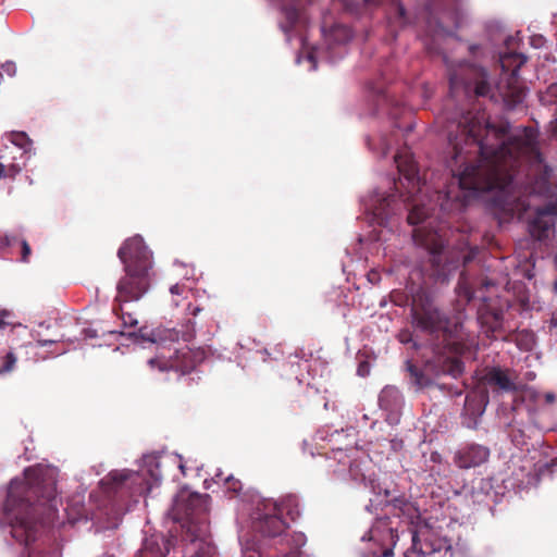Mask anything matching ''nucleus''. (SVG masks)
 <instances>
[{
    "label": "nucleus",
    "instance_id": "obj_21",
    "mask_svg": "<svg viewBox=\"0 0 557 557\" xmlns=\"http://www.w3.org/2000/svg\"><path fill=\"white\" fill-rule=\"evenodd\" d=\"M172 276L173 278L178 280L177 282L191 285L197 281L196 269L193 265H188L180 261H175L173 263Z\"/></svg>",
    "mask_w": 557,
    "mask_h": 557
},
{
    "label": "nucleus",
    "instance_id": "obj_5",
    "mask_svg": "<svg viewBox=\"0 0 557 557\" xmlns=\"http://www.w3.org/2000/svg\"><path fill=\"white\" fill-rule=\"evenodd\" d=\"M352 443L354 438L348 441L345 449L342 447L332 449L331 455L326 458L329 470L338 480L362 483L370 488L376 499H370V504L366 507L368 511L371 512L373 507L376 510L377 506L383 504L389 507L387 499L389 492L379 483L373 462L379 463L401 451L403 440L396 436L371 440L367 458L358 456L357 448H348V445Z\"/></svg>",
    "mask_w": 557,
    "mask_h": 557
},
{
    "label": "nucleus",
    "instance_id": "obj_49",
    "mask_svg": "<svg viewBox=\"0 0 557 557\" xmlns=\"http://www.w3.org/2000/svg\"><path fill=\"white\" fill-rule=\"evenodd\" d=\"M55 342H57L55 339H40V338L37 339V343L39 346H46L48 344H53Z\"/></svg>",
    "mask_w": 557,
    "mask_h": 557
},
{
    "label": "nucleus",
    "instance_id": "obj_27",
    "mask_svg": "<svg viewBox=\"0 0 557 557\" xmlns=\"http://www.w3.org/2000/svg\"><path fill=\"white\" fill-rule=\"evenodd\" d=\"M470 54L474 61L496 58V53L487 47L472 45L469 47Z\"/></svg>",
    "mask_w": 557,
    "mask_h": 557
},
{
    "label": "nucleus",
    "instance_id": "obj_12",
    "mask_svg": "<svg viewBox=\"0 0 557 557\" xmlns=\"http://www.w3.org/2000/svg\"><path fill=\"white\" fill-rule=\"evenodd\" d=\"M398 537L397 521L387 515L377 517L361 536L362 542L370 544L362 557H392Z\"/></svg>",
    "mask_w": 557,
    "mask_h": 557
},
{
    "label": "nucleus",
    "instance_id": "obj_16",
    "mask_svg": "<svg viewBox=\"0 0 557 557\" xmlns=\"http://www.w3.org/2000/svg\"><path fill=\"white\" fill-rule=\"evenodd\" d=\"M554 218H557V201L535 208L534 216L529 222V231L533 238L544 240L553 232Z\"/></svg>",
    "mask_w": 557,
    "mask_h": 557
},
{
    "label": "nucleus",
    "instance_id": "obj_53",
    "mask_svg": "<svg viewBox=\"0 0 557 557\" xmlns=\"http://www.w3.org/2000/svg\"><path fill=\"white\" fill-rule=\"evenodd\" d=\"M384 255L393 253L391 245L383 247Z\"/></svg>",
    "mask_w": 557,
    "mask_h": 557
},
{
    "label": "nucleus",
    "instance_id": "obj_25",
    "mask_svg": "<svg viewBox=\"0 0 557 557\" xmlns=\"http://www.w3.org/2000/svg\"><path fill=\"white\" fill-rule=\"evenodd\" d=\"M368 146L373 151L385 157L391 150L392 143L385 135H380L377 138L368 139Z\"/></svg>",
    "mask_w": 557,
    "mask_h": 557
},
{
    "label": "nucleus",
    "instance_id": "obj_8",
    "mask_svg": "<svg viewBox=\"0 0 557 557\" xmlns=\"http://www.w3.org/2000/svg\"><path fill=\"white\" fill-rule=\"evenodd\" d=\"M117 257L124 265L125 274L116 285V300L137 301L150 287L153 275L152 251L140 235H135L123 243Z\"/></svg>",
    "mask_w": 557,
    "mask_h": 557
},
{
    "label": "nucleus",
    "instance_id": "obj_3",
    "mask_svg": "<svg viewBox=\"0 0 557 557\" xmlns=\"http://www.w3.org/2000/svg\"><path fill=\"white\" fill-rule=\"evenodd\" d=\"M270 5L278 9V27L290 44L294 39L300 45V51L296 62L301 64L308 62L309 71H314L319 61L335 63L346 54V45L351 40L352 30L341 23L327 26L323 22L321 32L323 36L322 47H311L307 42L306 29L309 24V16L305 9V0H267Z\"/></svg>",
    "mask_w": 557,
    "mask_h": 557
},
{
    "label": "nucleus",
    "instance_id": "obj_13",
    "mask_svg": "<svg viewBox=\"0 0 557 557\" xmlns=\"http://www.w3.org/2000/svg\"><path fill=\"white\" fill-rule=\"evenodd\" d=\"M210 497L186 488L180 491L173 500L172 517L176 521H186L193 532V524L208 511Z\"/></svg>",
    "mask_w": 557,
    "mask_h": 557
},
{
    "label": "nucleus",
    "instance_id": "obj_7",
    "mask_svg": "<svg viewBox=\"0 0 557 557\" xmlns=\"http://www.w3.org/2000/svg\"><path fill=\"white\" fill-rule=\"evenodd\" d=\"M164 460L177 461L180 470L185 474V466L180 455L152 453L143 457L141 472L116 469L100 480V491L112 503L114 510L115 521L112 527L119 525L122 515L128 509L129 499L136 503L139 496L149 493L153 485L160 484V468Z\"/></svg>",
    "mask_w": 557,
    "mask_h": 557
},
{
    "label": "nucleus",
    "instance_id": "obj_24",
    "mask_svg": "<svg viewBox=\"0 0 557 557\" xmlns=\"http://www.w3.org/2000/svg\"><path fill=\"white\" fill-rule=\"evenodd\" d=\"M541 102L545 106L557 103V84L547 87L545 94L541 96ZM548 131L553 137L557 138V113L556 117L549 123Z\"/></svg>",
    "mask_w": 557,
    "mask_h": 557
},
{
    "label": "nucleus",
    "instance_id": "obj_55",
    "mask_svg": "<svg viewBox=\"0 0 557 557\" xmlns=\"http://www.w3.org/2000/svg\"><path fill=\"white\" fill-rule=\"evenodd\" d=\"M472 399L470 396L466 397V408H469L471 406Z\"/></svg>",
    "mask_w": 557,
    "mask_h": 557
},
{
    "label": "nucleus",
    "instance_id": "obj_35",
    "mask_svg": "<svg viewBox=\"0 0 557 557\" xmlns=\"http://www.w3.org/2000/svg\"><path fill=\"white\" fill-rule=\"evenodd\" d=\"M457 290L458 295L465 298L467 302L472 299V292L462 280L459 281Z\"/></svg>",
    "mask_w": 557,
    "mask_h": 557
},
{
    "label": "nucleus",
    "instance_id": "obj_58",
    "mask_svg": "<svg viewBox=\"0 0 557 557\" xmlns=\"http://www.w3.org/2000/svg\"><path fill=\"white\" fill-rule=\"evenodd\" d=\"M318 437L321 438V440H324L325 437L322 435L321 432L318 433Z\"/></svg>",
    "mask_w": 557,
    "mask_h": 557
},
{
    "label": "nucleus",
    "instance_id": "obj_28",
    "mask_svg": "<svg viewBox=\"0 0 557 557\" xmlns=\"http://www.w3.org/2000/svg\"><path fill=\"white\" fill-rule=\"evenodd\" d=\"M2 363L0 364V375L11 373L17 362V358L14 352L8 351L1 357Z\"/></svg>",
    "mask_w": 557,
    "mask_h": 557
},
{
    "label": "nucleus",
    "instance_id": "obj_29",
    "mask_svg": "<svg viewBox=\"0 0 557 557\" xmlns=\"http://www.w3.org/2000/svg\"><path fill=\"white\" fill-rule=\"evenodd\" d=\"M347 12L358 14L361 9L374 0H338Z\"/></svg>",
    "mask_w": 557,
    "mask_h": 557
},
{
    "label": "nucleus",
    "instance_id": "obj_37",
    "mask_svg": "<svg viewBox=\"0 0 557 557\" xmlns=\"http://www.w3.org/2000/svg\"><path fill=\"white\" fill-rule=\"evenodd\" d=\"M398 341L401 343V344H409V343H412L413 347L414 348H419V345L413 342L412 339V335L410 332L408 331H403L398 334Z\"/></svg>",
    "mask_w": 557,
    "mask_h": 557
},
{
    "label": "nucleus",
    "instance_id": "obj_40",
    "mask_svg": "<svg viewBox=\"0 0 557 557\" xmlns=\"http://www.w3.org/2000/svg\"><path fill=\"white\" fill-rule=\"evenodd\" d=\"M370 373V366L367 361H361L357 368V374L361 377L368 376Z\"/></svg>",
    "mask_w": 557,
    "mask_h": 557
},
{
    "label": "nucleus",
    "instance_id": "obj_2",
    "mask_svg": "<svg viewBox=\"0 0 557 557\" xmlns=\"http://www.w3.org/2000/svg\"><path fill=\"white\" fill-rule=\"evenodd\" d=\"M58 472L49 465L29 467L0 493V527L8 525L11 537L24 546L23 557H57L38 541L44 521L57 510Z\"/></svg>",
    "mask_w": 557,
    "mask_h": 557
},
{
    "label": "nucleus",
    "instance_id": "obj_10",
    "mask_svg": "<svg viewBox=\"0 0 557 557\" xmlns=\"http://www.w3.org/2000/svg\"><path fill=\"white\" fill-rule=\"evenodd\" d=\"M135 335V343L143 348H153L156 356L148 359L147 363L151 370L165 372L174 370L182 374L194 369L195 362L191 359V351L188 347H176L177 332L174 330H148L140 329Z\"/></svg>",
    "mask_w": 557,
    "mask_h": 557
},
{
    "label": "nucleus",
    "instance_id": "obj_54",
    "mask_svg": "<svg viewBox=\"0 0 557 557\" xmlns=\"http://www.w3.org/2000/svg\"><path fill=\"white\" fill-rule=\"evenodd\" d=\"M485 406H486V403H485L483 406H481V405L479 406V408H478V414H479V416H482V414H483V412H484V410H485Z\"/></svg>",
    "mask_w": 557,
    "mask_h": 557
},
{
    "label": "nucleus",
    "instance_id": "obj_32",
    "mask_svg": "<svg viewBox=\"0 0 557 557\" xmlns=\"http://www.w3.org/2000/svg\"><path fill=\"white\" fill-rule=\"evenodd\" d=\"M408 370L414 379V384L419 387L426 386L429 384V379H426L422 373L418 371L413 366H409Z\"/></svg>",
    "mask_w": 557,
    "mask_h": 557
},
{
    "label": "nucleus",
    "instance_id": "obj_18",
    "mask_svg": "<svg viewBox=\"0 0 557 557\" xmlns=\"http://www.w3.org/2000/svg\"><path fill=\"white\" fill-rule=\"evenodd\" d=\"M488 447L481 444H467L459 448L454 456V462L460 469H470L485 463L490 458Z\"/></svg>",
    "mask_w": 557,
    "mask_h": 557
},
{
    "label": "nucleus",
    "instance_id": "obj_59",
    "mask_svg": "<svg viewBox=\"0 0 557 557\" xmlns=\"http://www.w3.org/2000/svg\"><path fill=\"white\" fill-rule=\"evenodd\" d=\"M554 289H555V292H556V294H557V280H556V281H555V283H554Z\"/></svg>",
    "mask_w": 557,
    "mask_h": 557
},
{
    "label": "nucleus",
    "instance_id": "obj_42",
    "mask_svg": "<svg viewBox=\"0 0 557 557\" xmlns=\"http://www.w3.org/2000/svg\"><path fill=\"white\" fill-rule=\"evenodd\" d=\"M11 315L8 310H0V330L4 329L9 323L7 319Z\"/></svg>",
    "mask_w": 557,
    "mask_h": 557
},
{
    "label": "nucleus",
    "instance_id": "obj_33",
    "mask_svg": "<svg viewBox=\"0 0 557 557\" xmlns=\"http://www.w3.org/2000/svg\"><path fill=\"white\" fill-rule=\"evenodd\" d=\"M354 429H349V430H335L332 434H331V437L329 438V441L333 444H337L341 442L342 437H354Z\"/></svg>",
    "mask_w": 557,
    "mask_h": 557
},
{
    "label": "nucleus",
    "instance_id": "obj_15",
    "mask_svg": "<svg viewBox=\"0 0 557 557\" xmlns=\"http://www.w3.org/2000/svg\"><path fill=\"white\" fill-rule=\"evenodd\" d=\"M515 468L511 475L504 482L506 486L511 487L517 493L522 494L532 487H535L540 481V476L548 470L547 463L535 465L531 458L524 457L520 460L512 461Z\"/></svg>",
    "mask_w": 557,
    "mask_h": 557
},
{
    "label": "nucleus",
    "instance_id": "obj_6",
    "mask_svg": "<svg viewBox=\"0 0 557 557\" xmlns=\"http://www.w3.org/2000/svg\"><path fill=\"white\" fill-rule=\"evenodd\" d=\"M295 498L289 496L282 502L272 498H264L258 492H245L237 506V519L248 520L253 532L264 537L282 536L281 543L285 544L289 550L277 557H301L300 548L305 546L307 537L302 532L286 533V522L282 515L286 511L293 515L290 505ZM243 557H264L260 549L250 547L247 543L243 546Z\"/></svg>",
    "mask_w": 557,
    "mask_h": 557
},
{
    "label": "nucleus",
    "instance_id": "obj_41",
    "mask_svg": "<svg viewBox=\"0 0 557 557\" xmlns=\"http://www.w3.org/2000/svg\"><path fill=\"white\" fill-rule=\"evenodd\" d=\"M122 321L125 326H134L137 324V320L133 318L131 313L123 314Z\"/></svg>",
    "mask_w": 557,
    "mask_h": 557
},
{
    "label": "nucleus",
    "instance_id": "obj_23",
    "mask_svg": "<svg viewBox=\"0 0 557 557\" xmlns=\"http://www.w3.org/2000/svg\"><path fill=\"white\" fill-rule=\"evenodd\" d=\"M194 286L191 284L175 282L170 285L169 292L171 295V302L173 306H180L183 299H187L189 294L193 293Z\"/></svg>",
    "mask_w": 557,
    "mask_h": 557
},
{
    "label": "nucleus",
    "instance_id": "obj_17",
    "mask_svg": "<svg viewBox=\"0 0 557 557\" xmlns=\"http://www.w3.org/2000/svg\"><path fill=\"white\" fill-rule=\"evenodd\" d=\"M4 149H9L8 144H11L21 151L20 159L21 163H11L9 165V172L12 175L18 174L22 169L26 165L27 161L35 154L33 147V140L24 132H11L3 136Z\"/></svg>",
    "mask_w": 557,
    "mask_h": 557
},
{
    "label": "nucleus",
    "instance_id": "obj_46",
    "mask_svg": "<svg viewBox=\"0 0 557 557\" xmlns=\"http://www.w3.org/2000/svg\"><path fill=\"white\" fill-rule=\"evenodd\" d=\"M224 479L225 476L223 475V472L221 469H216L212 480L215 482V483H220V482H223L224 483Z\"/></svg>",
    "mask_w": 557,
    "mask_h": 557
},
{
    "label": "nucleus",
    "instance_id": "obj_50",
    "mask_svg": "<svg viewBox=\"0 0 557 557\" xmlns=\"http://www.w3.org/2000/svg\"><path fill=\"white\" fill-rule=\"evenodd\" d=\"M188 323L194 326V322L191 320L188 321ZM185 336V341L191 338L194 336V327H191V330L189 332H187L186 334H184Z\"/></svg>",
    "mask_w": 557,
    "mask_h": 557
},
{
    "label": "nucleus",
    "instance_id": "obj_44",
    "mask_svg": "<svg viewBox=\"0 0 557 557\" xmlns=\"http://www.w3.org/2000/svg\"><path fill=\"white\" fill-rule=\"evenodd\" d=\"M543 400L547 405H552L556 401V395L553 392H547L542 396Z\"/></svg>",
    "mask_w": 557,
    "mask_h": 557
},
{
    "label": "nucleus",
    "instance_id": "obj_30",
    "mask_svg": "<svg viewBox=\"0 0 557 557\" xmlns=\"http://www.w3.org/2000/svg\"><path fill=\"white\" fill-rule=\"evenodd\" d=\"M449 15L455 27L458 28L465 24L468 16V11L462 7H456L454 11L449 13Z\"/></svg>",
    "mask_w": 557,
    "mask_h": 557
},
{
    "label": "nucleus",
    "instance_id": "obj_57",
    "mask_svg": "<svg viewBox=\"0 0 557 557\" xmlns=\"http://www.w3.org/2000/svg\"><path fill=\"white\" fill-rule=\"evenodd\" d=\"M361 419H362V421H367V420H369V417L367 414H362Z\"/></svg>",
    "mask_w": 557,
    "mask_h": 557
},
{
    "label": "nucleus",
    "instance_id": "obj_14",
    "mask_svg": "<svg viewBox=\"0 0 557 557\" xmlns=\"http://www.w3.org/2000/svg\"><path fill=\"white\" fill-rule=\"evenodd\" d=\"M479 321L487 336H492L495 339H507L503 332V315L500 312L480 313ZM508 341L515 342L522 351H532L536 345L535 334L529 330H521L509 335Z\"/></svg>",
    "mask_w": 557,
    "mask_h": 557
},
{
    "label": "nucleus",
    "instance_id": "obj_4",
    "mask_svg": "<svg viewBox=\"0 0 557 557\" xmlns=\"http://www.w3.org/2000/svg\"><path fill=\"white\" fill-rule=\"evenodd\" d=\"M445 62L449 71V88L453 97L460 95L469 97L474 94L494 98L495 88L506 104L515 108L523 102L527 96L525 88L519 85V70L527 62V57L522 53L498 54V62L506 78H502L495 85L492 84L486 70L475 62L459 61L455 64L447 58Z\"/></svg>",
    "mask_w": 557,
    "mask_h": 557
},
{
    "label": "nucleus",
    "instance_id": "obj_38",
    "mask_svg": "<svg viewBox=\"0 0 557 557\" xmlns=\"http://www.w3.org/2000/svg\"><path fill=\"white\" fill-rule=\"evenodd\" d=\"M391 2L395 9V13L397 14V17L399 20H401V22H404L405 14H406V10H405L404 5L398 0H391Z\"/></svg>",
    "mask_w": 557,
    "mask_h": 557
},
{
    "label": "nucleus",
    "instance_id": "obj_48",
    "mask_svg": "<svg viewBox=\"0 0 557 557\" xmlns=\"http://www.w3.org/2000/svg\"><path fill=\"white\" fill-rule=\"evenodd\" d=\"M84 333H85L86 337H90V338L97 337L96 330L86 329V330H84Z\"/></svg>",
    "mask_w": 557,
    "mask_h": 557
},
{
    "label": "nucleus",
    "instance_id": "obj_34",
    "mask_svg": "<svg viewBox=\"0 0 557 557\" xmlns=\"http://www.w3.org/2000/svg\"><path fill=\"white\" fill-rule=\"evenodd\" d=\"M224 485L228 492L237 494L242 490V483L235 480L232 474H228L224 479Z\"/></svg>",
    "mask_w": 557,
    "mask_h": 557
},
{
    "label": "nucleus",
    "instance_id": "obj_60",
    "mask_svg": "<svg viewBox=\"0 0 557 557\" xmlns=\"http://www.w3.org/2000/svg\"><path fill=\"white\" fill-rule=\"evenodd\" d=\"M205 484H206V487L208 488L209 487L208 480H205Z\"/></svg>",
    "mask_w": 557,
    "mask_h": 557
},
{
    "label": "nucleus",
    "instance_id": "obj_39",
    "mask_svg": "<svg viewBox=\"0 0 557 557\" xmlns=\"http://www.w3.org/2000/svg\"><path fill=\"white\" fill-rule=\"evenodd\" d=\"M0 69L7 73L9 76H14L16 73L15 63L8 61L5 63L0 64Z\"/></svg>",
    "mask_w": 557,
    "mask_h": 557
},
{
    "label": "nucleus",
    "instance_id": "obj_26",
    "mask_svg": "<svg viewBox=\"0 0 557 557\" xmlns=\"http://www.w3.org/2000/svg\"><path fill=\"white\" fill-rule=\"evenodd\" d=\"M519 395L523 403L534 407H539L542 401V394L532 386L521 388Z\"/></svg>",
    "mask_w": 557,
    "mask_h": 557
},
{
    "label": "nucleus",
    "instance_id": "obj_22",
    "mask_svg": "<svg viewBox=\"0 0 557 557\" xmlns=\"http://www.w3.org/2000/svg\"><path fill=\"white\" fill-rule=\"evenodd\" d=\"M487 382L498 386L503 391H516L517 387L511 379L500 369H493L488 372Z\"/></svg>",
    "mask_w": 557,
    "mask_h": 557
},
{
    "label": "nucleus",
    "instance_id": "obj_47",
    "mask_svg": "<svg viewBox=\"0 0 557 557\" xmlns=\"http://www.w3.org/2000/svg\"><path fill=\"white\" fill-rule=\"evenodd\" d=\"M544 38L542 36H535L532 38L531 45L535 48H541L543 46Z\"/></svg>",
    "mask_w": 557,
    "mask_h": 557
},
{
    "label": "nucleus",
    "instance_id": "obj_11",
    "mask_svg": "<svg viewBox=\"0 0 557 557\" xmlns=\"http://www.w3.org/2000/svg\"><path fill=\"white\" fill-rule=\"evenodd\" d=\"M411 317L412 323L418 330L434 338L435 346L456 349L462 330V324L458 319L449 320L432 300L428 297L423 299L421 295L413 298Z\"/></svg>",
    "mask_w": 557,
    "mask_h": 557
},
{
    "label": "nucleus",
    "instance_id": "obj_31",
    "mask_svg": "<svg viewBox=\"0 0 557 557\" xmlns=\"http://www.w3.org/2000/svg\"><path fill=\"white\" fill-rule=\"evenodd\" d=\"M17 242L21 246V252H22V257H21V261L22 262H28V257L30 255V247L28 245V243L25 240V239H17V238H9L7 237V245L8 246H13L14 243Z\"/></svg>",
    "mask_w": 557,
    "mask_h": 557
},
{
    "label": "nucleus",
    "instance_id": "obj_52",
    "mask_svg": "<svg viewBox=\"0 0 557 557\" xmlns=\"http://www.w3.org/2000/svg\"><path fill=\"white\" fill-rule=\"evenodd\" d=\"M7 175L5 166L3 163H0V180Z\"/></svg>",
    "mask_w": 557,
    "mask_h": 557
},
{
    "label": "nucleus",
    "instance_id": "obj_36",
    "mask_svg": "<svg viewBox=\"0 0 557 557\" xmlns=\"http://www.w3.org/2000/svg\"><path fill=\"white\" fill-rule=\"evenodd\" d=\"M448 361H449L448 368L443 369V372H448L449 374H451L455 377L458 376L462 372L461 364L456 360L448 359Z\"/></svg>",
    "mask_w": 557,
    "mask_h": 557
},
{
    "label": "nucleus",
    "instance_id": "obj_9",
    "mask_svg": "<svg viewBox=\"0 0 557 557\" xmlns=\"http://www.w3.org/2000/svg\"><path fill=\"white\" fill-rule=\"evenodd\" d=\"M460 527L451 519L428 518L420 521L411 532L412 548L405 553V557L414 555L431 556L438 554L442 557H470V546L466 541L458 539L453 545L454 531Z\"/></svg>",
    "mask_w": 557,
    "mask_h": 557
},
{
    "label": "nucleus",
    "instance_id": "obj_51",
    "mask_svg": "<svg viewBox=\"0 0 557 557\" xmlns=\"http://www.w3.org/2000/svg\"><path fill=\"white\" fill-rule=\"evenodd\" d=\"M549 325H550V327L557 329V312L553 313V315L550 318Z\"/></svg>",
    "mask_w": 557,
    "mask_h": 557
},
{
    "label": "nucleus",
    "instance_id": "obj_43",
    "mask_svg": "<svg viewBox=\"0 0 557 557\" xmlns=\"http://www.w3.org/2000/svg\"><path fill=\"white\" fill-rule=\"evenodd\" d=\"M103 497L107 499L108 504H104V507H108V505H110V511L112 513V519L111 521H109L104 528L106 529H114L115 527H112V523L115 521V515H114V510H113V507H112V503L109 502V499L103 495Z\"/></svg>",
    "mask_w": 557,
    "mask_h": 557
},
{
    "label": "nucleus",
    "instance_id": "obj_20",
    "mask_svg": "<svg viewBox=\"0 0 557 557\" xmlns=\"http://www.w3.org/2000/svg\"><path fill=\"white\" fill-rule=\"evenodd\" d=\"M208 528L205 520H201V527L198 533L185 545L182 557H213L215 549L206 539Z\"/></svg>",
    "mask_w": 557,
    "mask_h": 557
},
{
    "label": "nucleus",
    "instance_id": "obj_45",
    "mask_svg": "<svg viewBox=\"0 0 557 557\" xmlns=\"http://www.w3.org/2000/svg\"><path fill=\"white\" fill-rule=\"evenodd\" d=\"M186 310L188 311V314L196 317L201 311V308L199 306H191L189 304Z\"/></svg>",
    "mask_w": 557,
    "mask_h": 557
},
{
    "label": "nucleus",
    "instance_id": "obj_1",
    "mask_svg": "<svg viewBox=\"0 0 557 557\" xmlns=\"http://www.w3.org/2000/svg\"><path fill=\"white\" fill-rule=\"evenodd\" d=\"M451 148L446 160L453 182L445 190H435L422 181L417 163L408 152L394 157L400 174L399 185L406 189L396 199L381 187L361 198V205L371 223L377 225L370 235L372 242H386V233L398 231L404 210H408V225L421 226L411 233L412 243L430 256L437 275L444 278L458 267V260H448L442 235L432 226L436 208L451 212L465 207L472 198L493 194L491 199L504 211L519 218L531 209L524 195H547L550 191V168L544 162L536 145L533 128H523L512 138L504 131L485 123L484 116L463 115L457 123V133L448 134Z\"/></svg>",
    "mask_w": 557,
    "mask_h": 557
},
{
    "label": "nucleus",
    "instance_id": "obj_19",
    "mask_svg": "<svg viewBox=\"0 0 557 557\" xmlns=\"http://www.w3.org/2000/svg\"><path fill=\"white\" fill-rule=\"evenodd\" d=\"M379 405L385 412V419L388 424L394 425L399 422L404 399L401 393L396 387H384L379 396Z\"/></svg>",
    "mask_w": 557,
    "mask_h": 557
},
{
    "label": "nucleus",
    "instance_id": "obj_56",
    "mask_svg": "<svg viewBox=\"0 0 557 557\" xmlns=\"http://www.w3.org/2000/svg\"><path fill=\"white\" fill-rule=\"evenodd\" d=\"M527 376H528L529 380H533L535 377V373L534 372H528Z\"/></svg>",
    "mask_w": 557,
    "mask_h": 557
}]
</instances>
